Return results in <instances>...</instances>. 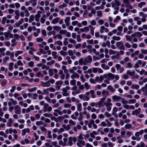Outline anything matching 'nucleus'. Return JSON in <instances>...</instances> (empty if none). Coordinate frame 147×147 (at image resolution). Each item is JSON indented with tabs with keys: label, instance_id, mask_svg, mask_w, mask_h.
Returning <instances> with one entry per match:
<instances>
[{
	"label": "nucleus",
	"instance_id": "f257e3e1",
	"mask_svg": "<svg viewBox=\"0 0 147 147\" xmlns=\"http://www.w3.org/2000/svg\"><path fill=\"white\" fill-rule=\"evenodd\" d=\"M76 141L77 138L76 137H70L68 138V142L67 145L71 146L73 144L72 142L73 141L74 143H75Z\"/></svg>",
	"mask_w": 147,
	"mask_h": 147
},
{
	"label": "nucleus",
	"instance_id": "f03ea898",
	"mask_svg": "<svg viewBox=\"0 0 147 147\" xmlns=\"http://www.w3.org/2000/svg\"><path fill=\"white\" fill-rule=\"evenodd\" d=\"M116 46L117 48L120 50H125L124 44L122 41L117 42L116 44Z\"/></svg>",
	"mask_w": 147,
	"mask_h": 147
},
{
	"label": "nucleus",
	"instance_id": "7ed1b4c3",
	"mask_svg": "<svg viewBox=\"0 0 147 147\" xmlns=\"http://www.w3.org/2000/svg\"><path fill=\"white\" fill-rule=\"evenodd\" d=\"M70 88L69 86H66L65 87L63 88L62 90V95L65 96H67L69 95V93L67 92L68 90L70 89Z\"/></svg>",
	"mask_w": 147,
	"mask_h": 147
},
{
	"label": "nucleus",
	"instance_id": "20e7f679",
	"mask_svg": "<svg viewBox=\"0 0 147 147\" xmlns=\"http://www.w3.org/2000/svg\"><path fill=\"white\" fill-rule=\"evenodd\" d=\"M85 65L91 63L92 61V58L91 56L89 55L84 58Z\"/></svg>",
	"mask_w": 147,
	"mask_h": 147
},
{
	"label": "nucleus",
	"instance_id": "39448f33",
	"mask_svg": "<svg viewBox=\"0 0 147 147\" xmlns=\"http://www.w3.org/2000/svg\"><path fill=\"white\" fill-rule=\"evenodd\" d=\"M109 31V29L105 28L104 26H101L100 27L99 32L101 33H102L104 32V31L106 32H108Z\"/></svg>",
	"mask_w": 147,
	"mask_h": 147
},
{
	"label": "nucleus",
	"instance_id": "423d86ee",
	"mask_svg": "<svg viewBox=\"0 0 147 147\" xmlns=\"http://www.w3.org/2000/svg\"><path fill=\"white\" fill-rule=\"evenodd\" d=\"M15 113L16 114H20L21 111V108L19 105H16L14 107Z\"/></svg>",
	"mask_w": 147,
	"mask_h": 147
},
{
	"label": "nucleus",
	"instance_id": "0eeeda50",
	"mask_svg": "<svg viewBox=\"0 0 147 147\" xmlns=\"http://www.w3.org/2000/svg\"><path fill=\"white\" fill-rule=\"evenodd\" d=\"M77 145L79 147H82L85 145V142L84 140H78V142L76 143Z\"/></svg>",
	"mask_w": 147,
	"mask_h": 147
},
{
	"label": "nucleus",
	"instance_id": "6e6552de",
	"mask_svg": "<svg viewBox=\"0 0 147 147\" xmlns=\"http://www.w3.org/2000/svg\"><path fill=\"white\" fill-rule=\"evenodd\" d=\"M141 111V109L139 107L138 109L133 111L132 112V114L133 115L138 116L140 114Z\"/></svg>",
	"mask_w": 147,
	"mask_h": 147
},
{
	"label": "nucleus",
	"instance_id": "1a4fd4ad",
	"mask_svg": "<svg viewBox=\"0 0 147 147\" xmlns=\"http://www.w3.org/2000/svg\"><path fill=\"white\" fill-rule=\"evenodd\" d=\"M50 85L48 81L45 82H41L40 83V85L43 87H48L50 86Z\"/></svg>",
	"mask_w": 147,
	"mask_h": 147
},
{
	"label": "nucleus",
	"instance_id": "9d476101",
	"mask_svg": "<svg viewBox=\"0 0 147 147\" xmlns=\"http://www.w3.org/2000/svg\"><path fill=\"white\" fill-rule=\"evenodd\" d=\"M70 20V18L69 16H67L65 17L64 19V22L66 26H68L69 25Z\"/></svg>",
	"mask_w": 147,
	"mask_h": 147
},
{
	"label": "nucleus",
	"instance_id": "9b49d317",
	"mask_svg": "<svg viewBox=\"0 0 147 147\" xmlns=\"http://www.w3.org/2000/svg\"><path fill=\"white\" fill-rule=\"evenodd\" d=\"M80 30L81 32H87L89 30V29L88 28V26L84 27V28H81L80 29Z\"/></svg>",
	"mask_w": 147,
	"mask_h": 147
},
{
	"label": "nucleus",
	"instance_id": "f8f14e48",
	"mask_svg": "<svg viewBox=\"0 0 147 147\" xmlns=\"http://www.w3.org/2000/svg\"><path fill=\"white\" fill-rule=\"evenodd\" d=\"M30 131V129L29 128H27L23 129L22 130V136H25L26 133H29Z\"/></svg>",
	"mask_w": 147,
	"mask_h": 147
},
{
	"label": "nucleus",
	"instance_id": "ddd939ff",
	"mask_svg": "<svg viewBox=\"0 0 147 147\" xmlns=\"http://www.w3.org/2000/svg\"><path fill=\"white\" fill-rule=\"evenodd\" d=\"M121 98V97L116 95H114L112 97V99L115 102L118 101Z\"/></svg>",
	"mask_w": 147,
	"mask_h": 147
},
{
	"label": "nucleus",
	"instance_id": "4468645a",
	"mask_svg": "<svg viewBox=\"0 0 147 147\" xmlns=\"http://www.w3.org/2000/svg\"><path fill=\"white\" fill-rule=\"evenodd\" d=\"M88 28L90 29V31L91 35L92 36H93L94 34V30L95 29V27L92 26L91 25H89L88 26Z\"/></svg>",
	"mask_w": 147,
	"mask_h": 147
},
{
	"label": "nucleus",
	"instance_id": "2eb2a0df",
	"mask_svg": "<svg viewBox=\"0 0 147 147\" xmlns=\"http://www.w3.org/2000/svg\"><path fill=\"white\" fill-rule=\"evenodd\" d=\"M60 20V18L56 17L52 20L51 23L53 24H55L58 22Z\"/></svg>",
	"mask_w": 147,
	"mask_h": 147
},
{
	"label": "nucleus",
	"instance_id": "dca6fc26",
	"mask_svg": "<svg viewBox=\"0 0 147 147\" xmlns=\"http://www.w3.org/2000/svg\"><path fill=\"white\" fill-rule=\"evenodd\" d=\"M13 122V121L11 118H9L8 119V122L7 123V126L9 127H11L12 125V123Z\"/></svg>",
	"mask_w": 147,
	"mask_h": 147
},
{
	"label": "nucleus",
	"instance_id": "f3484780",
	"mask_svg": "<svg viewBox=\"0 0 147 147\" xmlns=\"http://www.w3.org/2000/svg\"><path fill=\"white\" fill-rule=\"evenodd\" d=\"M90 94H91V97L93 98H95L96 97V94H95L94 91L93 90H91L90 91Z\"/></svg>",
	"mask_w": 147,
	"mask_h": 147
},
{
	"label": "nucleus",
	"instance_id": "a211bd4d",
	"mask_svg": "<svg viewBox=\"0 0 147 147\" xmlns=\"http://www.w3.org/2000/svg\"><path fill=\"white\" fill-rule=\"evenodd\" d=\"M136 37H137L138 38H139V40H141L142 39L140 38L142 36V33L139 32H136Z\"/></svg>",
	"mask_w": 147,
	"mask_h": 147
},
{
	"label": "nucleus",
	"instance_id": "6ab92c4d",
	"mask_svg": "<svg viewBox=\"0 0 147 147\" xmlns=\"http://www.w3.org/2000/svg\"><path fill=\"white\" fill-rule=\"evenodd\" d=\"M79 77V75L76 73H74L71 76V78L72 79H74L76 78H78Z\"/></svg>",
	"mask_w": 147,
	"mask_h": 147
},
{
	"label": "nucleus",
	"instance_id": "aec40b11",
	"mask_svg": "<svg viewBox=\"0 0 147 147\" xmlns=\"http://www.w3.org/2000/svg\"><path fill=\"white\" fill-rule=\"evenodd\" d=\"M126 74L130 76H132L135 74V71H131L130 70H128L127 71Z\"/></svg>",
	"mask_w": 147,
	"mask_h": 147
},
{
	"label": "nucleus",
	"instance_id": "412c9836",
	"mask_svg": "<svg viewBox=\"0 0 147 147\" xmlns=\"http://www.w3.org/2000/svg\"><path fill=\"white\" fill-rule=\"evenodd\" d=\"M79 64L80 65H85V63H84V59L82 57H81L78 60Z\"/></svg>",
	"mask_w": 147,
	"mask_h": 147
},
{
	"label": "nucleus",
	"instance_id": "4be33fe9",
	"mask_svg": "<svg viewBox=\"0 0 147 147\" xmlns=\"http://www.w3.org/2000/svg\"><path fill=\"white\" fill-rule=\"evenodd\" d=\"M82 105L80 103H78L77 106V109L78 111L79 112H81L82 111Z\"/></svg>",
	"mask_w": 147,
	"mask_h": 147
},
{
	"label": "nucleus",
	"instance_id": "5701e85b",
	"mask_svg": "<svg viewBox=\"0 0 147 147\" xmlns=\"http://www.w3.org/2000/svg\"><path fill=\"white\" fill-rule=\"evenodd\" d=\"M40 15L39 14H36L35 16V20L36 22H38L39 21V18L40 17Z\"/></svg>",
	"mask_w": 147,
	"mask_h": 147
},
{
	"label": "nucleus",
	"instance_id": "b1692460",
	"mask_svg": "<svg viewBox=\"0 0 147 147\" xmlns=\"http://www.w3.org/2000/svg\"><path fill=\"white\" fill-rule=\"evenodd\" d=\"M108 77L111 79H113L114 78L115 74H113L111 73H108L107 74Z\"/></svg>",
	"mask_w": 147,
	"mask_h": 147
},
{
	"label": "nucleus",
	"instance_id": "393cba45",
	"mask_svg": "<svg viewBox=\"0 0 147 147\" xmlns=\"http://www.w3.org/2000/svg\"><path fill=\"white\" fill-rule=\"evenodd\" d=\"M107 89L109 90H111L112 92H114L115 91V90L114 89L113 87L111 85H109L107 87Z\"/></svg>",
	"mask_w": 147,
	"mask_h": 147
},
{
	"label": "nucleus",
	"instance_id": "a878e982",
	"mask_svg": "<svg viewBox=\"0 0 147 147\" xmlns=\"http://www.w3.org/2000/svg\"><path fill=\"white\" fill-rule=\"evenodd\" d=\"M14 63L13 62H10L9 63V70L11 71L13 69V65Z\"/></svg>",
	"mask_w": 147,
	"mask_h": 147
},
{
	"label": "nucleus",
	"instance_id": "bb28decb",
	"mask_svg": "<svg viewBox=\"0 0 147 147\" xmlns=\"http://www.w3.org/2000/svg\"><path fill=\"white\" fill-rule=\"evenodd\" d=\"M125 37L126 40L127 41H128L129 42H131L132 44H133V42H131L132 41V38L131 37L129 36L128 35H126L125 36Z\"/></svg>",
	"mask_w": 147,
	"mask_h": 147
},
{
	"label": "nucleus",
	"instance_id": "cd10ccee",
	"mask_svg": "<svg viewBox=\"0 0 147 147\" xmlns=\"http://www.w3.org/2000/svg\"><path fill=\"white\" fill-rule=\"evenodd\" d=\"M117 139L118 140V143L121 144L123 142V140L121 139V137L120 136H118L117 137Z\"/></svg>",
	"mask_w": 147,
	"mask_h": 147
},
{
	"label": "nucleus",
	"instance_id": "c85d7f7f",
	"mask_svg": "<svg viewBox=\"0 0 147 147\" xmlns=\"http://www.w3.org/2000/svg\"><path fill=\"white\" fill-rule=\"evenodd\" d=\"M86 48L88 49V51L90 53H91L92 52V46L91 45H88Z\"/></svg>",
	"mask_w": 147,
	"mask_h": 147
},
{
	"label": "nucleus",
	"instance_id": "c756f323",
	"mask_svg": "<svg viewBox=\"0 0 147 147\" xmlns=\"http://www.w3.org/2000/svg\"><path fill=\"white\" fill-rule=\"evenodd\" d=\"M84 88H85L86 89V90L89 89L90 87V85H89L87 82H86L84 83Z\"/></svg>",
	"mask_w": 147,
	"mask_h": 147
},
{
	"label": "nucleus",
	"instance_id": "7c9ffc66",
	"mask_svg": "<svg viewBox=\"0 0 147 147\" xmlns=\"http://www.w3.org/2000/svg\"><path fill=\"white\" fill-rule=\"evenodd\" d=\"M7 83V81L5 79L3 81L1 82V86L3 87H5Z\"/></svg>",
	"mask_w": 147,
	"mask_h": 147
},
{
	"label": "nucleus",
	"instance_id": "2f4dec72",
	"mask_svg": "<svg viewBox=\"0 0 147 147\" xmlns=\"http://www.w3.org/2000/svg\"><path fill=\"white\" fill-rule=\"evenodd\" d=\"M53 28L55 30L57 31H59L61 29V27L57 26H54Z\"/></svg>",
	"mask_w": 147,
	"mask_h": 147
},
{
	"label": "nucleus",
	"instance_id": "473e14b6",
	"mask_svg": "<svg viewBox=\"0 0 147 147\" xmlns=\"http://www.w3.org/2000/svg\"><path fill=\"white\" fill-rule=\"evenodd\" d=\"M146 4V2L144 1L140 2L138 5L139 7L141 8L143 5H145Z\"/></svg>",
	"mask_w": 147,
	"mask_h": 147
},
{
	"label": "nucleus",
	"instance_id": "72a5a7b5",
	"mask_svg": "<svg viewBox=\"0 0 147 147\" xmlns=\"http://www.w3.org/2000/svg\"><path fill=\"white\" fill-rule=\"evenodd\" d=\"M66 58L67 60V62L68 64H70L72 63V61L71 59V58L69 56H67L66 57Z\"/></svg>",
	"mask_w": 147,
	"mask_h": 147
},
{
	"label": "nucleus",
	"instance_id": "f704fd0d",
	"mask_svg": "<svg viewBox=\"0 0 147 147\" xmlns=\"http://www.w3.org/2000/svg\"><path fill=\"white\" fill-rule=\"evenodd\" d=\"M34 19V16L33 15H31L29 17V22L30 23H31L32 21H33Z\"/></svg>",
	"mask_w": 147,
	"mask_h": 147
},
{
	"label": "nucleus",
	"instance_id": "c9c22d12",
	"mask_svg": "<svg viewBox=\"0 0 147 147\" xmlns=\"http://www.w3.org/2000/svg\"><path fill=\"white\" fill-rule=\"evenodd\" d=\"M57 52L56 51H53L52 52V55L53 56L54 59L57 58Z\"/></svg>",
	"mask_w": 147,
	"mask_h": 147
},
{
	"label": "nucleus",
	"instance_id": "e433bc0d",
	"mask_svg": "<svg viewBox=\"0 0 147 147\" xmlns=\"http://www.w3.org/2000/svg\"><path fill=\"white\" fill-rule=\"evenodd\" d=\"M48 90V88L47 89H44L43 90V92H42V93H43V95L45 94L46 95H48L49 93Z\"/></svg>",
	"mask_w": 147,
	"mask_h": 147
},
{
	"label": "nucleus",
	"instance_id": "4c0bfd02",
	"mask_svg": "<svg viewBox=\"0 0 147 147\" xmlns=\"http://www.w3.org/2000/svg\"><path fill=\"white\" fill-rule=\"evenodd\" d=\"M107 74H104L103 76H100L99 77V81L102 82L104 79V77H106Z\"/></svg>",
	"mask_w": 147,
	"mask_h": 147
},
{
	"label": "nucleus",
	"instance_id": "58836bf2",
	"mask_svg": "<svg viewBox=\"0 0 147 147\" xmlns=\"http://www.w3.org/2000/svg\"><path fill=\"white\" fill-rule=\"evenodd\" d=\"M131 88L133 89H135L136 90H138L139 88V86L138 84L136 85L133 84L131 86Z\"/></svg>",
	"mask_w": 147,
	"mask_h": 147
},
{
	"label": "nucleus",
	"instance_id": "ea45409f",
	"mask_svg": "<svg viewBox=\"0 0 147 147\" xmlns=\"http://www.w3.org/2000/svg\"><path fill=\"white\" fill-rule=\"evenodd\" d=\"M24 12L25 14V16L28 17L30 16V14L27 9H26L25 10H24Z\"/></svg>",
	"mask_w": 147,
	"mask_h": 147
},
{
	"label": "nucleus",
	"instance_id": "a19ab883",
	"mask_svg": "<svg viewBox=\"0 0 147 147\" xmlns=\"http://www.w3.org/2000/svg\"><path fill=\"white\" fill-rule=\"evenodd\" d=\"M121 19L120 17L119 16H116L115 19H114L113 22L115 23H117L118 22V21L119 20Z\"/></svg>",
	"mask_w": 147,
	"mask_h": 147
},
{
	"label": "nucleus",
	"instance_id": "79ce46f5",
	"mask_svg": "<svg viewBox=\"0 0 147 147\" xmlns=\"http://www.w3.org/2000/svg\"><path fill=\"white\" fill-rule=\"evenodd\" d=\"M145 146V144L143 142H141L139 144H138L136 146V147H144Z\"/></svg>",
	"mask_w": 147,
	"mask_h": 147
},
{
	"label": "nucleus",
	"instance_id": "37998d69",
	"mask_svg": "<svg viewBox=\"0 0 147 147\" xmlns=\"http://www.w3.org/2000/svg\"><path fill=\"white\" fill-rule=\"evenodd\" d=\"M132 127V125L131 124H126L125 126V128L126 129H129Z\"/></svg>",
	"mask_w": 147,
	"mask_h": 147
},
{
	"label": "nucleus",
	"instance_id": "c03bdc74",
	"mask_svg": "<svg viewBox=\"0 0 147 147\" xmlns=\"http://www.w3.org/2000/svg\"><path fill=\"white\" fill-rule=\"evenodd\" d=\"M23 52L22 51H18L15 53V56L16 57H17L19 54L23 53Z\"/></svg>",
	"mask_w": 147,
	"mask_h": 147
},
{
	"label": "nucleus",
	"instance_id": "a18cd8bd",
	"mask_svg": "<svg viewBox=\"0 0 147 147\" xmlns=\"http://www.w3.org/2000/svg\"><path fill=\"white\" fill-rule=\"evenodd\" d=\"M97 16L98 17H101L102 16V13L101 11H97L96 12Z\"/></svg>",
	"mask_w": 147,
	"mask_h": 147
},
{
	"label": "nucleus",
	"instance_id": "49530a36",
	"mask_svg": "<svg viewBox=\"0 0 147 147\" xmlns=\"http://www.w3.org/2000/svg\"><path fill=\"white\" fill-rule=\"evenodd\" d=\"M49 75L50 76H52L54 74L53 69H50L49 70Z\"/></svg>",
	"mask_w": 147,
	"mask_h": 147
},
{
	"label": "nucleus",
	"instance_id": "de8ad7c7",
	"mask_svg": "<svg viewBox=\"0 0 147 147\" xmlns=\"http://www.w3.org/2000/svg\"><path fill=\"white\" fill-rule=\"evenodd\" d=\"M5 132L7 134H8L9 133L10 134H12V128H10L9 129H7L6 130Z\"/></svg>",
	"mask_w": 147,
	"mask_h": 147
},
{
	"label": "nucleus",
	"instance_id": "09e8293b",
	"mask_svg": "<svg viewBox=\"0 0 147 147\" xmlns=\"http://www.w3.org/2000/svg\"><path fill=\"white\" fill-rule=\"evenodd\" d=\"M140 51L142 54H147V49H141L140 50Z\"/></svg>",
	"mask_w": 147,
	"mask_h": 147
},
{
	"label": "nucleus",
	"instance_id": "8fccbe9b",
	"mask_svg": "<svg viewBox=\"0 0 147 147\" xmlns=\"http://www.w3.org/2000/svg\"><path fill=\"white\" fill-rule=\"evenodd\" d=\"M112 38L113 40H119L121 39L120 37L118 36H112Z\"/></svg>",
	"mask_w": 147,
	"mask_h": 147
},
{
	"label": "nucleus",
	"instance_id": "3c124183",
	"mask_svg": "<svg viewBox=\"0 0 147 147\" xmlns=\"http://www.w3.org/2000/svg\"><path fill=\"white\" fill-rule=\"evenodd\" d=\"M7 20V18L5 17H4L2 18V20L1 21V23L3 24H5V22Z\"/></svg>",
	"mask_w": 147,
	"mask_h": 147
},
{
	"label": "nucleus",
	"instance_id": "603ef678",
	"mask_svg": "<svg viewBox=\"0 0 147 147\" xmlns=\"http://www.w3.org/2000/svg\"><path fill=\"white\" fill-rule=\"evenodd\" d=\"M71 85L75 86L76 84V80H73L70 81V82Z\"/></svg>",
	"mask_w": 147,
	"mask_h": 147
},
{
	"label": "nucleus",
	"instance_id": "864d4df0",
	"mask_svg": "<svg viewBox=\"0 0 147 147\" xmlns=\"http://www.w3.org/2000/svg\"><path fill=\"white\" fill-rule=\"evenodd\" d=\"M69 41L70 42L73 44H75L76 43V41L75 40L72 38H69Z\"/></svg>",
	"mask_w": 147,
	"mask_h": 147
},
{
	"label": "nucleus",
	"instance_id": "5fc2aeb1",
	"mask_svg": "<svg viewBox=\"0 0 147 147\" xmlns=\"http://www.w3.org/2000/svg\"><path fill=\"white\" fill-rule=\"evenodd\" d=\"M78 139L77 140H78V139L82 140L83 139V138L82 137V133H80L79 136L78 137Z\"/></svg>",
	"mask_w": 147,
	"mask_h": 147
},
{
	"label": "nucleus",
	"instance_id": "6e6d98bb",
	"mask_svg": "<svg viewBox=\"0 0 147 147\" xmlns=\"http://www.w3.org/2000/svg\"><path fill=\"white\" fill-rule=\"evenodd\" d=\"M90 100V98L88 96H86L85 95H84V101H88Z\"/></svg>",
	"mask_w": 147,
	"mask_h": 147
},
{
	"label": "nucleus",
	"instance_id": "4d7b16f0",
	"mask_svg": "<svg viewBox=\"0 0 147 147\" xmlns=\"http://www.w3.org/2000/svg\"><path fill=\"white\" fill-rule=\"evenodd\" d=\"M96 22L94 20H91L90 22V24L92 26H95L96 25Z\"/></svg>",
	"mask_w": 147,
	"mask_h": 147
},
{
	"label": "nucleus",
	"instance_id": "13d9d810",
	"mask_svg": "<svg viewBox=\"0 0 147 147\" xmlns=\"http://www.w3.org/2000/svg\"><path fill=\"white\" fill-rule=\"evenodd\" d=\"M109 92L108 91L103 90L102 91V94L104 96L107 95L109 94Z\"/></svg>",
	"mask_w": 147,
	"mask_h": 147
},
{
	"label": "nucleus",
	"instance_id": "bf43d9fd",
	"mask_svg": "<svg viewBox=\"0 0 147 147\" xmlns=\"http://www.w3.org/2000/svg\"><path fill=\"white\" fill-rule=\"evenodd\" d=\"M63 82L61 81H57L56 82V85L57 86H61L63 84Z\"/></svg>",
	"mask_w": 147,
	"mask_h": 147
},
{
	"label": "nucleus",
	"instance_id": "052dcab7",
	"mask_svg": "<svg viewBox=\"0 0 147 147\" xmlns=\"http://www.w3.org/2000/svg\"><path fill=\"white\" fill-rule=\"evenodd\" d=\"M69 123L70 124V125H76V122L71 119H70L69 120Z\"/></svg>",
	"mask_w": 147,
	"mask_h": 147
},
{
	"label": "nucleus",
	"instance_id": "680f3d73",
	"mask_svg": "<svg viewBox=\"0 0 147 147\" xmlns=\"http://www.w3.org/2000/svg\"><path fill=\"white\" fill-rule=\"evenodd\" d=\"M109 54L111 55H114L116 54V51H113L112 49H110L109 50Z\"/></svg>",
	"mask_w": 147,
	"mask_h": 147
},
{
	"label": "nucleus",
	"instance_id": "e2e57ef3",
	"mask_svg": "<svg viewBox=\"0 0 147 147\" xmlns=\"http://www.w3.org/2000/svg\"><path fill=\"white\" fill-rule=\"evenodd\" d=\"M59 145H62L63 146H65L66 145V143H64L62 140H60L59 142Z\"/></svg>",
	"mask_w": 147,
	"mask_h": 147
},
{
	"label": "nucleus",
	"instance_id": "0e129e2a",
	"mask_svg": "<svg viewBox=\"0 0 147 147\" xmlns=\"http://www.w3.org/2000/svg\"><path fill=\"white\" fill-rule=\"evenodd\" d=\"M51 131L50 130H49L48 131V137L49 138L51 139L52 138V136L51 135Z\"/></svg>",
	"mask_w": 147,
	"mask_h": 147
},
{
	"label": "nucleus",
	"instance_id": "69168bd1",
	"mask_svg": "<svg viewBox=\"0 0 147 147\" xmlns=\"http://www.w3.org/2000/svg\"><path fill=\"white\" fill-rule=\"evenodd\" d=\"M14 36L16 39L18 40L20 36L17 34H14Z\"/></svg>",
	"mask_w": 147,
	"mask_h": 147
},
{
	"label": "nucleus",
	"instance_id": "338daca9",
	"mask_svg": "<svg viewBox=\"0 0 147 147\" xmlns=\"http://www.w3.org/2000/svg\"><path fill=\"white\" fill-rule=\"evenodd\" d=\"M104 115L107 117H110L111 116V114L107 112H105L104 113Z\"/></svg>",
	"mask_w": 147,
	"mask_h": 147
},
{
	"label": "nucleus",
	"instance_id": "774afa93",
	"mask_svg": "<svg viewBox=\"0 0 147 147\" xmlns=\"http://www.w3.org/2000/svg\"><path fill=\"white\" fill-rule=\"evenodd\" d=\"M36 40L38 42H41L43 41V39L42 38H38L36 39Z\"/></svg>",
	"mask_w": 147,
	"mask_h": 147
}]
</instances>
